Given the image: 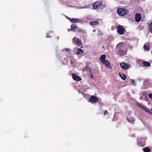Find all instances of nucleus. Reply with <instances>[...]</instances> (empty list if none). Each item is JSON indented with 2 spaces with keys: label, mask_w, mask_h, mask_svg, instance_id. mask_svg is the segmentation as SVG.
Returning a JSON list of instances; mask_svg holds the SVG:
<instances>
[{
  "label": "nucleus",
  "mask_w": 152,
  "mask_h": 152,
  "mask_svg": "<svg viewBox=\"0 0 152 152\" xmlns=\"http://www.w3.org/2000/svg\"><path fill=\"white\" fill-rule=\"evenodd\" d=\"M126 48L125 44L122 42H120L117 45L116 49L120 55L123 56L126 54L127 51L126 49Z\"/></svg>",
  "instance_id": "nucleus-1"
},
{
  "label": "nucleus",
  "mask_w": 152,
  "mask_h": 152,
  "mask_svg": "<svg viewBox=\"0 0 152 152\" xmlns=\"http://www.w3.org/2000/svg\"><path fill=\"white\" fill-rule=\"evenodd\" d=\"M93 6L94 9H99L104 8L105 5L102 4V2L98 1L95 2L93 4Z\"/></svg>",
  "instance_id": "nucleus-2"
},
{
  "label": "nucleus",
  "mask_w": 152,
  "mask_h": 152,
  "mask_svg": "<svg viewBox=\"0 0 152 152\" xmlns=\"http://www.w3.org/2000/svg\"><path fill=\"white\" fill-rule=\"evenodd\" d=\"M127 10H126L123 8H119L117 10L118 14L120 16H124L126 15L128 12Z\"/></svg>",
  "instance_id": "nucleus-3"
},
{
  "label": "nucleus",
  "mask_w": 152,
  "mask_h": 152,
  "mask_svg": "<svg viewBox=\"0 0 152 152\" xmlns=\"http://www.w3.org/2000/svg\"><path fill=\"white\" fill-rule=\"evenodd\" d=\"M148 93L145 91H142L140 92L139 95L140 96V99L141 100H143L144 99L146 100H148V97L147 96Z\"/></svg>",
  "instance_id": "nucleus-4"
},
{
  "label": "nucleus",
  "mask_w": 152,
  "mask_h": 152,
  "mask_svg": "<svg viewBox=\"0 0 152 152\" xmlns=\"http://www.w3.org/2000/svg\"><path fill=\"white\" fill-rule=\"evenodd\" d=\"M120 65L122 69L123 70H125L129 68L130 67V65L127 63L122 62L120 63Z\"/></svg>",
  "instance_id": "nucleus-5"
},
{
  "label": "nucleus",
  "mask_w": 152,
  "mask_h": 152,
  "mask_svg": "<svg viewBox=\"0 0 152 152\" xmlns=\"http://www.w3.org/2000/svg\"><path fill=\"white\" fill-rule=\"evenodd\" d=\"M72 41L73 43H75L78 46H79L82 45V42L80 39L75 37L72 39Z\"/></svg>",
  "instance_id": "nucleus-6"
},
{
  "label": "nucleus",
  "mask_w": 152,
  "mask_h": 152,
  "mask_svg": "<svg viewBox=\"0 0 152 152\" xmlns=\"http://www.w3.org/2000/svg\"><path fill=\"white\" fill-rule=\"evenodd\" d=\"M145 137H141L140 139H137V144L139 146L144 147L145 145Z\"/></svg>",
  "instance_id": "nucleus-7"
},
{
  "label": "nucleus",
  "mask_w": 152,
  "mask_h": 152,
  "mask_svg": "<svg viewBox=\"0 0 152 152\" xmlns=\"http://www.w3.org/2000/svg\"><path fill=\"white\" fill-rule=\"evenodd\" d=\"M117 32L120 35L123 34L125 32V29L122 26L118 25L117 26Z\"/></svg>",
  "instance_id": "nucleus-8"
},
{
  "label": "nucleus",
  "mask_w": 152,
  "mask_h": 152,
  "mask_svg": "<svg viewBox=\"0 0 152 152\" xmlns=\"http://www.w3.org/2000/svg\"><path fill=\"white\" fill-rule=\"evenodd\" d=\"M131 113L129 112L127 116V121L131 124H133L135 121L134 118L132 116H131Z\"/></svg>",
  "instance_id": "nucleus-9"
},
{
  "label": "nucleus",
  "mask_w": 152,
  "mask_h": 152,
  "mask_svg": "<svg viewBox=\"0 0 152 152\" xmlns=\"http://www.w3.org/2000/svg\"><path fill=\"white\" fill-rule=\"evenodd\" d=\"M137 106L145 112L148 113L149 114H152V112L150 110H148L147 108L145 107L144 105H142L140 103H137Z\"/></svg>",
  "instance_id": "nucleus-10"
},
{
  "label": "nucleus",
  "mask_w": 152,
  "mask_h": 152,
  "mask_svg": "<svg viewBox=\"0 0 152 152\" xmlns=\"http://www.w3.org/2000/svg\"><path fill=\"white\" fill-rule=\"evenodd\" d=\"M150 84L149 81L147 80H145L144 81L143 86L141 87V89L142 90L148 88L150 86Z\"/></svg>",
  "instance_id": "nucleus-11"
},
{
  "label": "nucleus",
  "mask_w": 152,
  "mask_h": 152,
  "mask_svg": "<svg viewBox=\"0 0 152 152\" xmlns=\"http://www.w3.org/2000/svg\"><path fill=\"white\" fill-rule=\"evenodd\" d=\"M98 100L96 96H92L90 98L89 101L93 103H96Z\"/></svg>",
  "instance_id": "nucleus-12"
},
{
  "label": "nucleus",
  "mask_w": 152,
  "mask_h": 152,
  "mask_svg": "<svg viewBox=\"0 0 152 152\" xmlns=\"http://www.w3.org/2000/svg\"><path fill=\"white\" fill-rule=\"evenodd\" d=\"M70 21L73 23H81L82 22V20L81 19H78L77 18H72V19L68 18Z\"/></svg>",
  "instance_id": "nucleus-13"
},
{
  "label": "nucleus",
  "mask_w": 152,
  "mask_h": 152,
  "mask_svg": "<svg viewBox=\"0 0 152 152\" xmlns=\"http://www.w3.org/2000/svg\"><path fill=\"white\" fill-rule=\"evenodd\" d=\"M74 53L77 55H81L83 52V51L80 48H77V51H75V50H73Z\"/></svg>",
  "instance_id": "nucleus-14"
},
{
  "label": "nucleus",
  "mask_w": 152,
  "mask_h": 152,
  "mask_svg": "<svg viewBox=\"0 0 152 152\" xmlns=\"http://www.w3.org/2000/svg\"><path fill=\"white\" fill-rule=\"evenodd\" d=\"M72 76L74 80L80 81L81 80V78L79 76H78L77 75L75 74H72Z\"/></svg>",
  "instance_id": "nucleus-15"
},
{
  "label": "nucleus",
  "mask_w": 152,
  "mask_h": 152,
  "mask_svg": "<svg viewBox=\"0 0 152 152\" xmlns=\"http://www.w3.org/2000/svg\"><path fill=\"white\" fill-rule=\"evenodd\" d=\"M135 19L137 22H139L141 19V15L140 13H137L135 16Z\"/></svg>",
  "instance_id": "nucleus-16"
},
{
  "label": "nucleus",
  "mask_w": 152,
  "mask_h": 152,
  "mask_svg": "<svg viewBox=\"0 0 152 152\" xmlns=\"http://www.w3.org/2000/svg\"><path fill=\"white\" fill-rule=\"evenodd\" d=\"M104 63L103 64H104L107 68H110V65L109 61L108 60H106L104 61Z\"/></svg>",
  "instance_id": "nucleus-17"
},
{
  "label": "nucleus",
  "mask_w": 152,
  "mask_h": 152,
  "mask_svg": "<svg viewBox=\"0 0 152 152\" xmlns=\"http://www.w3.org/2000/svg\"><path fill=\"white\" fill-rule=\"evenodd\" d=\"M90 24L92 26H94L99 24V22L97 21H94L90 22Z\"/></svg>",
  "instance_id": "nucleus-18"
},
{
  "label": "nucleus",
  "mask_w": 152,
  "mask_h": 152,
  "mask_svg": "<svg viewBox=\"0 0 152 152\" xmlns=\"http://www.w3.org/2000/svg\"><path fill=\"white\" fill-rule=\"evenodd\" d=\"M142 150L144 152H150L151 151V149L148 147H146L143 148Z\"/></svg>",
  "instance_id": "nucleus-19"
},
{
  "label": "nucleus",
  "mask_w": 152,
  "mask_h": 152,
  "mask_svg": "<svg viewBox=\"0 0 152 152\" xmlns=\"http://www.w3.org/2000/svg\"><path fill=\"white\" fill-rule=\"evenodd\" d=\"M119 76L123 80H125L126 78V77L125 75L122 73H119Z\"/></svg>",
  "instance_id": "nucleus-20"
},
{
  "label": "nucleus",
  "mask_w": 152,
  "mask_h": 152,
  "mask_svg": "<svg viewBox=\"0 0 152 152\" xmlns=\"http://www.w3.org/2000/svg\"><path fill=\"white\" fill-rule=\"evenodd\" d=\"M106 56L105 55H102L100 58V59L102 63H104V61Z\"/></svg>",
  "instance_id": "nucleus-21"
},
{
  "label": "nucleus",
  "mask_w": 152,
  "mask_h": 152,
  "mask_svg": "<svg viewBox=\"0 0 152 152\" xmlns=\"http://www.w3.org/2000/svg\"><path fill=\"white\" fill-rule=\"evenodd\" d=\"M77 27V26L76 25H71V30L75 31Z\"/></svg>",
  "instance_id": "nucleus-22"
},
{
  "label": "nucleus",
  "mask_w": 152,
  "mask_h": 152,
  "mask_svg": "<svg viewBox=\"0 0 152 152\" xmlns=\"http://www.w3.org/2000/svg\"><path fill=\"white\" fill-rule=\"evenodd\" d=\"M53 34V31H49L47 34V37L50 38L52 37V35Z\"/></svg>",
  "instance_id": "nucleus-23"
},
{
  "label": "nucleus",
  "mask_w": 152,
  "mask_h": 152,
  "mask_svg": "<svg viewBox=\"0 0 152 152\" xmlns=\"http://www.w3.org/2000/svg\"><path fill=\"white\" fill-rule=\"evenodd\" d=\"M143 64L145 66H150V64L148 62L144 61Z\"/></svg>",
  "instance_id": "nucleus-24"
},
{
  "label": "nucleus",
  "mask_w": 152,
  "mask_h": 152,
  "mask_svg": "<svg viewBox=\"0 0 152 152\" xmlns=\"http://www.w3.org/2000/svg\"><path fill=\"white\" fill-rule=\"evenodd\" d=\"M144 48L145 51H148L149 50V47L147 45H144Z\"/></svg>",
  "instance_id": "nucleus-25"
},
{
  "label": "nucleus",
  "mask_w": 152,
  "mask_h": 152,
  "mask_svg": "<svg viewBox=\"0 0 152 152\" xmlns=\"http://www.w3.org/2000/svg\"><path fill=\"white\" fill-rule=\"evenodd\" d=\"M149 31L152 34V23H150L149 26Z\"/></svg>",
  "instance_id": "nucleus-26"
},
{
  "label": "nucleus",
  "mask_w": 152,
  "mask_h": 152,
  "mask_svg": "<svg viewBox=\"0 0 152 152\" xmlns=\"http://www.w3.org/2000/svg\"><path fill=\"white\" fill-rule=\"evenodd\" d=\"M74 59H71L70 61V63L72 65V66L73 67H75V64H74Z\"/></svg>",
  "instance_id": "nucleus-27"
},
{
  "label": "nucleus",
  "mask_w": 152,
  "mask_h": 152,
  "mask_svg": "<svg viewBox=\"0 0 152 152\" xmlns=\"http://www.w3.org/2000/svg\"><path fill=\"white\" fill-rule=\"evenodd\" d=\"M132 83L133 85L135 86L136 85V82L134 80H132Z\"/></svg>",
  "instance_id": "nucleus-28"
},
{
  "label": "nucleus",
  "mask_w": 152,
  "mask_h": 152,
  "mask_svg": "<svg viewBox=\"0 0 152 152\" xmlns=\"http://www.w3.org/2000/svg\"><path fill=\"white\" fill-rule=\"evenodd\" d=\"M108 114V111L107 110H105L104 115H107Z\"/></svg>",
  "instance_id": "nucleus-29"
},
{
  "label": "nucleus",
  "mask_w": 152,
  "mask_h": 152,
  "mask_svg": "<svg viewBox=\"0 0 152 152\" xmlns=\"http://www.w3.org/2000/svg\"><path fill=\"white\" fill-rule=\"evenodd\" d=\"M148 97L150 98H152V94L151 93L149 94L148 95Z\"/></svg>",
  "instance_id": "nucleus-30"
},
{
  "label": "nucleus",
  "mask_w": 152,
  "mask_h": 152,
  "mask_svg": "<svg viewBox=\"0 0 152 152\" xmlns=\"http://www.w3.org/2000/svg\"><path fill=\"white\" fill-rule=\"evenodd\" d=\"M64 50H65L66 51H70V48H66L64 49Z\"/></svg>",
  "instance_id": "nucleus-31"
},
{
  "label": "nucleus",
  "mask_w": 152,
  "mask_h": 152,
  "mask_svg": "<svg viewBox=\"0 0 152 152\" xmlns=\"http://www.w3.org/2000/svg\"><path fill=\"white\" fill-rule=\"evenodd\" d=\"M71 29H68V31H71Z\"/></svg>",
  "instance_id": "nucleus-32"
},
{
  "label": "nucleus",
  "mask_w": 152,
  "mask_h": 152,
  "mask_svg": "<svg viewBox=\"0 0 152 152\" xmlns=\"http://www.w3.org/2000/svg\"><path fill=\"white\" fill-rule=\"evenodd\" d=\"M95 31H96V30H94L93 31V32H95Z\"/></svg>",
  "instance_id": "nucleus-33"
},
{
  "label": "nucleus",
  "mask_w": 152,
  "mask_h": 152,
  "mask_svg": "<svg viewBox=\"0 0 152 152\" xmlns=\"http://www.w3.org/2000/svg\"><path fill=\"white\" fill-rule=\"evenodd\" d=\"M91 78H93V75H91Z\"/></svg>",
  "instance_id": "nucleus-34"
},
{
  "label": "nucleus",
  "mask_w": 152,
  "mask_h": 152,
  "mask_svg": "<svg viewBox=\"0 0 152 152\" xmlns=\"http://www.w3.org/2000/svg\"><path fill=\"white\" fill-rule=\"evenodd\" d=\"M83 48V46H82L81 47V48Z\"/></svg>",
  "instance_id": "nucleus-35"
},
{
  "label": "nucleus",
  "mask_w": 152,
  "mask_h": 152,
  "mask_svg": "<svg viewBox=\"0 0 152 152\" xmlns=\"http://www.w3.org/2000/svg\"><path fill=\"white\" fill-rule=\"evenodd\" d=\"M102 48H104V46H102Z\"/></svg>",
  "instance_id": "nucleus-36"
},
{
  "label": "nucleus",
  "mask_w": 152,
  "mask_h": 152,
  "mask_svg": "<svg viewBox=\"0 0 152 152\" xmlns=\"http://www.w3.org/2000/svg\"><path fill=\"white\" fill-rule=\"evenodd\" d=\"M151 110L152 111V108L151 109Z\"/></svg>",
  "instance_id": "nucleus-37"
}]
</instances>
